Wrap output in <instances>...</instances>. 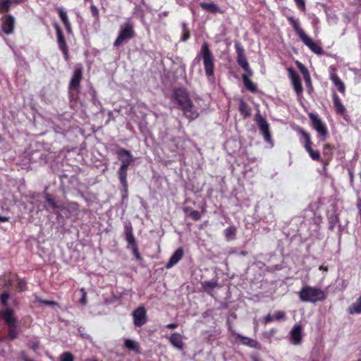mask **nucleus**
Masks as SVG:
<instances>
[{"label":"nucleus","mask_w":361,"mask_h":361,"mask_svg":"<svg viewBox=\"0 0 361 361\" xmlns=\"http://www.w3.org/2000/svg\"><path fill=\"white\" fill-rule=\"evenodd\" d=\"M288 22L293 26L294 31L296 32L301 41L314 53L321 54L323 52L322 48L315 43L313 39L310 37L305 31L300 27L298 20L293 16L288 18Z\"/></svg>","instance_id":"1"},{"label":"nucleus","mask_w":361,"mask_h":361,"mask_svg":"<svg viewBox=\"0 0 361 361\" xmlns=\"http://www.w3.org/2000/svg\"><path fill=\"white\" fill-rule=\"evenodd\" d=\"M202 59L206 75L212 78L214 74V57L207 42H204L201 47L200 51L195 61H200Z\"/></svg>","instance_id":"2"},{"label":"nucleus","mask_w":361,"mask_h":361,"mask_svg":"<svg viewBox=\"0 0 361 361\" xmlns=\"http://www.w3.org/2000/svg\"><path fill=\"white\" fill-rule=\"evenodd\" d=\"M300 300L305 302L316 303L326 298V293L322 289L305 286L299 292Z\"/></svg>","instance_id":"3"},{"label":"nucleus","mask_w":361,"mask_h":361,"mask_svg":"<svg viewBox=\"0 0 361 361\" xmlns=\"http://www.w3.org/2000/svg\"><path fill=\"white\" fill-rule=\"evenodd\" d=\"M135 35L133 25L128 20L123 25L121 26L118 35L114 41V45L118 47L124 42L133 37Z\"/></svg>","instance_id":"4"},{"label":"nucleus","mask_w":361,"mask_h":361,"mask_svg":"<svg viewBox=\"0 0 361 361\" xmlns=\"http://www.w3.org/2000/svg\"><path fill=\"white\" fill-rule=\"evenodd\" d=\"M309 117L312 121L313 128L322 137V140H325L328 134V130L324 123L321 120L317 114L310 113L309 114Z\"/></svg>","instance_id":"5"},{"label":"nucleus","mask_w":361,"mask_h":361,"mask_svg":"<svg viewBox=\"0 0 361 361\" xmlns=\"http://www.w3.org/2000/svg\"><path fill=\"white\" fill-rule=\"evenodd\" d=\"M235 48L237 54V62L238 65L249 75H252V71L250 68L249 63L245 55L243 47L239 42L235 43Z\"/></svg>","instance_id":"6"},{"label":"nucleus","mask_w":361,"mask_h":361,"mask_svg":"<svg viewBox=\"0 0 361 361\" xmlns=\"http://www.w3.org/2000/svg\"><path fill=\"white\" fill-rule=\"evenodd\" d=\"M300 133L302 135V136L303 137V138L305 139L304 147H305L306 151L308 152L310 157L313 160H319L320 159V153L319 151L314 150L312 148V143L311 142L310 135L302 129L300 130Z\"/></svg>","instance_id":"7"},{"label":"nucleus","mask_w":361,"mask_h":361,"mask_svg":"<svg viewBox=\"0 0 361 361\" xmlns=\"http://www.w3.org/2000/svg\"><path fill=\"white\" fill-rule=\"evenodd\" d=\"M258 126L262 134L264 141L269 144L270 147H274V142L271 139L270 130H269V124L267 122L264 118H261L258 121Z\"/></svg>","instance_id":"8"},{"label":"nucleus","mask_w":361,"mask_h":361,"mask_svg":"<svg viewBox=\"0 0 361 361\" xmlns=\"http://www.w3.org/2000/svg\"><path fill=\"white\" fill-rule=\"evenodd\" d=\"M133 322L136 326H141L147 322V315L145 309L143 307H139L133 312Z\"/></svg>","instance_id":"9"},{"label":"nucleus","mask_w":361,"mask_h":361,"mask_svg":"<svg viewBox=\"0 0 361 361\" xmlns=\"http://www.w3.org/2000/svg\"><path fill=\"white\" fill-rule=\"evenodd\" d=\"M173 97L180 109L191 101L188 92L184 89L181 88L174 90Z\"/></svg>","instance_id":"10"},{"label":"nucleus","mask_w":361,"mask_h":361,"mask_svg":"<svg viewBox=\"0 0 361 361\" xmlns=\"http://www.w3.org/2000/svg\"><path fill=\"white\" fill-rule=\"evenodd\" d=\"M117 155L119 160L121 161L122 167L128 168L133 161V157L130 151L125 149H119L117 151Z\"/></svg>","instance_id":"11"},{"label":"nucleus","mask_w":361,"mask_h":361,"mask_svg":"<svg viewBox=\"0 0 361 361\" xmlns=\"http://www.w3.org/2000/svg\"><path fill=\"white\" fill-rule=\"evenodd\" d=\"M15 26V18L11 15H7L1 18V29L6 35L13 32Z\"/></svg>","instance_id":"12"},{"label":"nucleus","mask_w":361,"mask_h":361,"mask_svg":"<svg viewBox=\"0 0 361 361\" xmlns=\"http://www.w3.org/2000/svg\"><path fill=\"white\" fill-rule=\"evenodd\" d=\"M302 328L300 324H295L291 329L289 336L290 342L293 345H297L301 343L302 339Z\"/></svg>","instance_id":"13"},{"label":"nucleus","mask_w":361,"mask_h":361,"mask_svg":"<svg viewBox=\"0 0 361 361\" xmlns=\"http://www.w3.org/2000/svg\"><path fill=\"white\" fill-rule=\"evenodd\" d=\"M288 71L295 92L298 96L301 95L303 89L300 77L295 73V71L291 68H288Z\"/></svg>","instance_id":"14"},{"label":"nucleus","mask_w":361,"mask_h":361,"mask_svg":"<svg viewBox=\"0 0 361 361\" xmlns=\"http://www.w3.org/2000/svg\"><path fill=\"white\" fill-rule=\"evenodd\" d=\"M180 109L183 111V114L189 120H194L199 116L197 109L192 104V101H190L185 106H183Z\"/></svg>","instance_id":"15"},{"label":"nucleus","mask_w":361,"mask_h":361,"mask_svg":"<svg viewBox=\"0 0 361 361\" xmlns=\"http://www.w3.org/2000/svg\"><path fill=\"white\" fill-rule=\"evenodd\" d=\"M82 78V69L81 66L75 68L73 75L69 83L70 89H78Z\"/></svg>","instance_id":"16"},{"label":"nucleus","mask_w":361,"mask_h":361,"mask_svg":"<svg viewBox=\"0 0 361 361\" xmlns=\"http://www.w3.org/2000/svg\"><path fill=\"white\" fill-rule=\"evenodd\" d=\"M55 28L56 30V35H57V42L59 44V49L62 51L64 57L66 59H68V48L66 44L65 39L63 36V33L59 28V25H56Z\"/></svg>","instance_id":"17"},{"label":"nucleus","mask_w":361,"mask_h":361,"mask_svg":"<svg viewBox=\"0 0 361 361\" xmlns=\"http://www.w3.org/2000/svg\"><path fill=\"white\" fill-rule=\"evenodd\" d=\"M235 336L241 344L255 349H260V344L256 340L249 337L243 336L239 334H236Z\"/></svg>","instance_id":"18"},{"label":"nucleus","mask_w":361,"mask_h":361,"mask_svg":"<svg viewBox=\"0 0 361 361\" xmlns=\"http://www.w3.org/2000/svg\"><path fill=\"white\" fill-rule=\"evenodd\" d=\"M183 250L182 247H178L171 255L169 262L166 264V269H170L176 265L183 257Z\"/></svg>","instance_id":"19"},{"label":"nucleus","mask_w":361,"mask_h":361,"mask_svg":"<svg viewBox=\"0 0 361 361\" xmlns=\"http://www.w3.org/2000/svg\"><path fill=\"white\" fill-rule=\"evenodd\" d=\"M333 104L335 108L336 113L339 115L344 116L346 114V109L343 104L341 99L336 93H333Z\"/></svg>","instance_id":"20"},{"label":"nucleus","mask_w":361,"mask_h":361,"mask_svg":"<svg viewBox=\"0 0 361 361\" xmlns=\"http://www.w3.org/2000/svg\"><path fill=\"white\" fill-rule=\"evenodd\" d=\"M171 344L178 350H183L184 343L183 342V336L178 333H174L169 337Z\"/></svg>","instance_id":"21"},{"label":"nucleus","mask_w":361,"mask_h":361,"mask_svg":"<svg viewBox=\"0 0 361 361\" xmlns=\"http://www.w3.org/2000/svg\"><path fill=\"white\" fill-rule=\"evenodd\" d=\"M330 79L331 82L334 83V86L337 88V90L343 94L345 92V86L343 82L340 79L338 75L335 73H331L330 75Z\"/></svg>","instance_id":"22"},{"label":"nucleus","mask_w":361,"mask_h":361,"mask_svg":"<svg viewBox=\"0 0 361 361\" xmlns=\"http://www.w3.org/2000/svg\"><path fill=\"white\" fill-rule=\"evenodd\" d=\"M200 7L206 11L212 13H221L220 8L214 2L205 3L201 2L200 4Z\"/></svg>","instance_id":"23"},{"label":"nucleus","mask_w":361,"mask_h":361,"mask_svg":"<svg viewBox=\"0 0 361 361\" xmlns=\"http://www.w3.org/2000/svg\"><path fill=\"white\" fill-rule=\"evenodd\" d=\"M124 347L129 350L133 351L136 353H140V346L137 341L130 338H125L123 341Z\"/></svg>","instance_id":"24"},{"label":"nucleus","mask_w":361,"mask_h":361,"mask_svg":"<svg viewBox=\"0 0 361 361\" xmlns=\"http://www.w3.org/2000/svg\"><path fill=\"white\" fill-rule=\"evenodd\" d=\"M3 318L8 326L16 324V318L13 316V310L6 309L2 312Z\"/></svg>","instance_id":"25"},{"label":"nucleus","mask_w":361,"mask_h":361,"mask_svg":"<svg viewBox=\"0 0 361 361\" xmlns=\"http://www.w3.org/2000/svg\"><path fill=\"white\" fill-rule=\"evenodd\" d=\"M57 11L59 13V16L63 23L66 30L68 32H71V23L68 20V18L66 13V11L63 8H58Z\"/></svg>","instance_id":"26"},{"label":"nucleus","mask_w":361,"mask_h":361,"mask_svg":"<svg viewBox=\"0 0 361 361\" xmlns=\"http://www.w3.org/2000/svg\"><path fill=\"white\" fill-rule=\"evenodd\" d=\"M348 313L350 314L361 313V295L348 307Z\"/></svg>","instance_id":"27"},{"label":"nucleus","mask_w":361,"mask_h":361,"mask_svg":"<svg viewBox=\"0 0 361 361\" xmlns=\"http://www.w3.org/2000/svg\"><path fill=\"white\" fill-rule=\"evenodd\" d=\"M127 171L128 168L121 166L118 171L120 181L125 188L127 187Z\"/></svg>","instance_id":"28"},{"label":"nucleus","mask_w":361,"mask_h":361,"mask_svg":"<svg viewBox=\"0 0 361 361\" xmlns=\"http://www.w3.org/2000/svg\"><path fill=\"white\" fill-rule=\"evenodd\" d=\"M242 78L245 87L248 90H250L252 92H255L257 91L256 85L248 78L247 75H243Z\"/></svg>","instance_id":"29"},{"label":"nucleus","mask_w":361,"mask_h":361,"mask_svg":"<svg viewBox=\"0 0 361 361\" xmlns=\"http://www.w3.org/2000/svg\"><path fill=\"white\" fill-rule=\"evenodd\" d=\"M239 111L244 117L250 116V109L249 106L242 99L240 101Z\"/></svg>","instance_id":"30"},{"label":"nucleus","mask_w":361,"mask_h":361,"mask_svg":"<svg viewBox=\"0 0 361 361\" xmlns=\"http://www.w3.org/2000/svg\"><path fill=\"white\" fill-rule=\"evenodd\" d=\"M236 233V228L234 226H230L224 230L225 238L227 240H232L235 239Z\"/></svg>","instance_id":"31"},{"label":"nucleus","mask_w":361,"mask_h":361,"mask_svg":"<svg viewBox=\"0 0 361 361\" xmlns=\"http://www.w3.org/2000/svg\"><path fill=\"white\" fill-rule=\"evenodd\" d=\"M13 4L11 0H0V12L5 13L8 11Z\"/></svg>","instance_id":"32"},{"label":"nucleus","mask_w":361,"mask_h":361,"mask_svg":"<svg viewBox=\"0 0 361 361\" xmlns=\"http://www.w3.org/2000/svg\"><path fill=\"white\" fill-rule=\"evenodd\" d=\"M297 67L303 75L304 79L310 77V73L307 68L300 62H296Z\"/></svg>","instance_id":"33"},{"label":"nucleus","mask_w":361,"mask_h":361,"mask_svg":"<svg viewBox=\"0 0 361 361\" xmlns=\"http://www.w3.org/2000/svg\"><path fill=\"white\" fill-rule=\"evenodd\" d=\"M297 67L303 75L304 79L310 77V73L307 68L300 62H296Z\"/></svg>","instance_id":"34"},{"label":"nucleus","mask_w":361,"mask_h":361,"mask_svg":"<svg viewBox=\"0 0 361 361\" xmlns=\"http://www.w3.org/2000/svg\"><path fill=\"white\" fill-rule=\"evenodd\" d=\"M18 336L16 324L8 326V336L11 339H14Z\"/></svg>","instance_id":"35"},{"label":"nucleus","mask_w":361,"mask_h":361,"mask_svg":"<svg viewBox=\"0 0 361 361\" xmlns=\"http://www.w3.org/2000/svg\"><path fill=\"white\" fill-rule=\"evenodd\" d=\"M190 37V31L187 27V25L185 23H182V36L181 39L182 41H186Z\"/></svg>","instance_id":"36"},{"label":"nucleus","mask_w":361,"mask_h":361,"mask_svg":"<svg viewBox=\"0 0 361 361\" xmlns=\"http://www.w3.org/2000/svg\"><path fill=\"white\" fill-rule=\"evenodd\" d=\"M202 287L204 290H212L217 286V283L214 281H204L202 283Z\"/></svg>","instance_id":"37"},{"label":"nucleus","mask_w":361,"mask_h":361,"mask_svg":"<svg viewBox=\"0 0 361 361\" xmlns=\"http://www.w3.org/2000/svg\"><path fill=\"white\" fill-rule=\"evenodd\" d=\"M126 240L128 241L129 245H133V246L135 245V238L133 236V232H132L131 229L128 230L126 231Z\"/></svg>","instance_id":"38"},{"label":"nucleus","mask_w":361,"mask_h":361,"mask_svg":"<svg viewBox=\"0 0 361 361\" xmlns=\"http://www.w3.org/2000/svg\"><path fill=\"white\" fill-rule=\"evenodd\" d=\"M90 12L92 16L95 18V22H99V10L95 5H90Z\"/></svg>","instance_id":"39"},{"label":"nucleus","mask_w":361,"mask_h":361,"mask_svg":"<svg viewBox=\"0 0 361 361\" xmlns=\"http://www.w3.org/2000/svg\"><path fill=\"white\" fill-rule=\"evenodd\" d=\"M61 361H73V356L71 353L66 352L61 355Z\"/></svg>","instance_id":"40"},{"label":"nucleus","mask_w":361,"mask_h":361,"mask_svg":"<svg viewBox=\"0 0 361 361\" xmlns=\"http://www.w3.org/2000/svg\"><path fill=\"white\" fill-rule=\"evenodd\" d=\"M8 298H9L8 293L4 292V293H1L0 295V302H1V305H4V306L6 305Z\"/></svg>","instance_id":"41"},{"label":"nucleus","mask_w":361,"mask_h":361,"mask_svg":"<svg viewBox=\"0 0 361 361\" xmlns=\"http://www.w3.org/2000/svg\"><path fill=\"white\" fill-rule=\"evenodd\" d=\"M274 319L276 321H280L285 318V312L283 311H277L274 314Z\"/></svg>","instance_id":"42"},{"label":"nucleus","mask_w":361,"mask_h":361,"mask_svg":"<svg viewBox=\"0 0 361 361\" xmlns=\"http://www.w3.org/2000/svg\"><path fill=\"white\" fill-rule=\"evenodd\" d=\"M80 291L81 293V299L80 300V304H82L83 305H86V303L87 302V293L85 292V290L84 288H80Z\"/></svg>","instance_id":"43"},{"label":"nucleus","mask_w":361,"mask_h":361,"mask_svg":"<svg viewBox=\"0 0 361 361\" xmlns=\"http://www.w3.org/2000/svg\"><path fill=\"white\" fill-rule=\"evenodd\" d=\"M46 201L52 207V208H56L57 205L53 198L49 195H46Z\"/></svg>","instance_id":"44"},{"label":"nucleus","mask_w":361,"mask_h":361,"mask_svg":"<svg viewBox=\"0 0 361 361\" xmlns=\"http://www.w3.org/2000/svg\"><path fill=\"white\" fill-rule=\"evenodd\" d=\"M190 216L195 221H197L200 219L201 215L198 211L193 210L190 212Z\"/></svg>","instance_id":"45"},{"label":"nucleus","mask_w":361,"mask_h":361,"mask_svg":"<svg viewBox=\"0 0 361 361\" xmlns=\"http://www.w3.org/2000/svg\"><path fill=\"white\" fill-rule=\"evenodd\" d=\"M298 7L302 11L305 10V0H294Z\"/></svg>","instance_id":"46"},{"label":"nucleus","mask_w":361,"mask_h":361,"mask_svg":"<svg viewBox=\"0 0 361 361\" xmlns=\"http://www.w3.org/2000/svg\"><path fill=\"white\" fill-rule=\"evenodd\" d=\"M304 80H305V84H306L309 91H312L313 90V87H312V85L311 78L309 77V78H305Z\"/></svg>","instance_id":"47"},{"label":"nucleus","mask_w":361,"mask_h":361,"mask_svg":"<svg viewBox=\"0 0 361 361\" xmlns=\"http://www.w3.org/2000/svg\"><path fill=\"white\" fill-rule=\"evenodd\" d=\"M272 321H274V316L273 315H271V314H268L267 315L264 319V324H267Z\"/></svg>","instance_id":"48"},{"label":"nucleus","mask_w":361,"mask_h":361,"mask_svg":"<svg viewBox=\"0 0 361 361\" xmlns=\"http://www.w3.org/2000/svg\"><path fill=\"white\" fill-rule=\"evenodd\" d=\"M18 288L22 291L25 290L26 283L24 281L21 280L18 282Z\"/></svg>","instance_id":"49"},{"label":"nucleus","mask_w":361,"mask_h":361,"mask_svg":"<svg viewBox=\"0 0 361 361\" xmlns=\"http://www.w3.org/2000/svg\"><path fill=\"white\" fill-rule=\"evenodd\" d=\"M41 303L42 304H44V305H54L56 304L55 302L54 301H47V300H39Z\"/></svg>","instance_id":"50"},{"label":"nucleus","mask_w":361,"mask_h":361,"mask_svg":"<svg viewBox=\"0 0 361 361\" xmlns=\"http://www.w3.org/2000/svg\"><path fill=\"white\" fill-rule=\"evenodd\" d=\"M178 326L177 324L175 323H171L166 326L168 329H176Z\"/></svg>","instance_id":"51"},{"label":"nucleus","mask_w":361,"mask_h":361,"mask_svg":"<svg viewBox=\"0 0 361 361\" xmlns=\"http://www.w3.org/2000/svg\"><path fill=\"white\" fill-rule=\"evenodd\" d=\"M8 221H9V217L0 216V221H1V222H7Z\"/></svg>","instance_id":"52"},{"label":"nucleus","mask_w":361,"mask_h":361,"mask_svg":"<svg viewBox=\"0 0 361 361\" xmlns=\"http://www.w3.org/2000/svg\"><path fill=\"white\" fill-rule=\"evenodd\" d=\"M11 1H12L13 4L14 6V5L18 4L20 3H22V2L25 1V0H11Z\"/></svg>","instance_id":"53"},{"label":"nucleus","mask_w":361,"mask_h":361,"mask_svg":"<svg viewBox=\"0 0 361 361\" xmlns=\"http://www.w3.org/2000/svg\"><path fill=\"white\" fill-rule=\"evenodd\" d=\"M357 207H358V209H359L360 214H361V200H358V202H357Z\"/></svg>","instance_id":"54"},{"label":"nucleus","mask_w":361,"mask_h":361,"mask_svg":"<svg viewBox=\"0 0 361 361\" xmlns=\"http://www.w3.org/2000/svg\"><path fill=\"white\" fill-rule=\"evenodd\" d=\"M319 269L320 270H323L324 271H328V268L326 267H323V266L319 267Z\"/></svg>","instance_id":"55"},{"label":"nucleus","mask_w":361,"mask_h":361,"mask_svg":"<svg viewBox=\"0 0 361 361\" xmlns=\"http://www.w3.org/2000/svg\"><path fill=\"white\" fill-rule=\"evenodd\" d=\"M168 14H169V11H164L163 13H161V15L162 16H165V17H166V16H168Z\"/></svg>","instance_id":"56"},{"label":"nucleus","mask_w":361,"mask_h":361,"mask_svg":"<svg viewBox=\"0 0 361 361\" xmlns=\"http://www.w3.org/2000/svg\"><path fill=\"white\" fill-rule=\"evenodd\" d=\"M86 338H90V336L89 335L83 336Z\"/></svg>","instance_id":"57"},{"label":"nucleus","mask_w":361,"mask_h":361,"mask_svg":"<svg viewBox=\"0 0 361 361\" xmlns=\"http://www.w3.org/2000/svg\"><path fill=\"white\" fill-rule=\"evenodd\" d=\"M357 361H361V357Z\"/></svg>","instance_id":"58"}]
</instances>
